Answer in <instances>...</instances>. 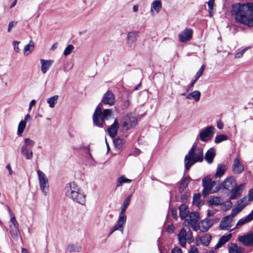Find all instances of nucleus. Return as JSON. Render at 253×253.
I'll list each match as a JSON object with an SVG mask.
<instances>
[{"instance_id": "28", "label": "nucleus", "mask_w": 253, "mask_h": 253, "mask_svg": "<svg viewBox=\"0 0 253 253\" xmlns=\"http://www.w3.org/2000/svg\"><path fill=\"white\" fill-rule=\"evenodd\" d=\"M211 239V236L209 234H205L202 236L197 242L204 246H207L209 245Z\"/></svg>"}, {"instance_id": "50", "label": "nucleus", "mask_w": 253, "mask_h": 253, "mask_svg": "<svg viewBox=\"0 0 253 253\" xmlns=\"http://www.w3.org/2000/svg\"><path fill=\"white\" fill-rule=\"evenodd\" d=\"M74 49V46L72 44L68 45L66 48L65 49L64 51V55L65 56H67L69 55L73 50Z\"/></svg>"}, {"instance_id": "42", "label": "nucleus", "mask_w": 253, "mask_h": 253, "mask_svg": "<svg viewBox=\"0 0 253 253\" xmlns=\"http://www.w3.org/2000/svg\"><path fill=\"white\" fill-rule=\"evenodd\" d=\"M151 7L158 13L162 8V3L160 0H155L152 3Z\"/></svg>"}, {"instance_id": "51", "label": "nucleus", "mask_w": 253, "mask_h": 253, "mask_svg": "<svg viewBox=\"0 0 253 253\" xmlns=\"http://www.w3.org/2000/svg\"><path fill=\"white\" fill-rule=\"evenodd\" d=\"M188 226H191L194 230L197 231L198 229H200V224L198 225L197 222H193L190 223Z\"/></svg>"}, {"instance_id": "33", "label": "nucleus", "mask_w": 253, "mask_h": 253, "mask_svg": "<svg viewBox=\"0 0 253 253\" xmlns=\"http://www.w3.org/2000/svg\"><path fill=\"white\" fill-rule=\"evenodd\" d=\"M209 203L211 205H221L223 203V200L219 197L216 196H211L210 199L209 200Z\"/></svg>"}, {"instance_id": "58", "label": "nucleus", "mask_w": 253, "mask_h": 253, "mask_svg": "<svg viewBox=\"0 0 253 253\" xmlns=\"http://www.w3.org/2000/svg\"><path fill=\"white\" fill-rule=\"evenodd\" d=\"M16 25V22H10L8 25V30H7L8 32H10L11 31V28L15 26Z\"/></svg>"}, {"instance_id": "4", "label": "nucleus", "mask_w": 253, "mask_h": 253, "mask_svg": "<svg viewBox=\"0 0 253 253\" xmlns=\"http://www.w3.org/2000/svg\"><path fill=\"white\" fill-rule=\"evenodd\" d=\"M203 160V149L194 144L184 158L185 170L188 171L193 164L196 162H201Z\"/></svg>"}, {"instance_id": "11", "label": "nucleus", "mask_w": 253, "mask_h": 253, "mask_svg": "<svg viewBox=\"0 0 253 253\" xmlns=\"http://www.w3.org/2000/svg\"><path fill=\"white\" fill-rule=\"evenodd\" d=\"M238 240L246 246H253V232H249L238 237Z\"/></svg>"}, {"instance_id": "10", "label": "nucleus", "mask_w": 253, "mask_h": 253, "mask_svg": "<svg viewBox=\"0 0 253 253\" xmlns=\"http://www.w3.org/2000/svg\"><path fill=\"white\" fill-rule=\"evenodd\" d=\"M192 35L193 30L190 28H186L179 34V40L182 42H187L192 39Z\"/></svg>"}, {"instance_id": "63", "label": "nucleus", "mask_w": 253, "mask_h": 253, "mask_svg": "<svg viewBox=\"0 0 253 253\" xmlns=\"http://www.w3.org/2000/svg\"><path fill=\"white\" fill-rule=\"evenodd\" d=\"M6 168L7 169H8V172H9V174L10 175H11L12 174V169L11 168V166H10V164H8L6 166Z\"/></svg>"}, {"instance_id": "40", "label": "nucleus", "mask_w": 253, "mask_h": 253, "mask_svg": "<svg viewBox=\"0 0 253 253\" xmlns=\"http://www.w3.org/2000/svg\"><path fill=\"white\" fill-rule=\"evenodd\" d=\"M250 202L247 197H244L237 202V205L243 210Z\"/></svg>"}, {"instance_id": "56", "label": "nucleus", "mask_w": 253, "mask_h": 253, "mask_svg": "<svg viewBox=\"0 0 253 253\" xmlns=\"http://www.w3.org/2000/svg\"><path fill=\"white\" fill-rule=\"evenodd\" d=\"M248 196H249V198L248 199L250 202L253 201V189H251L249 191Z\"/></svg>"}, {"instance_id": "64", "label": "nucleus", "mask_w": 253, "mask_h": 253, "mask_svg": "<svg viewBox=\"0 0 253 253\" xmlns=\"http://www.w3.org/2000/svg\"><path fill=\"white\" fill-rule=\"evenodd\" d=\"M214 213H215L214 211H208V216H213Z\"/></svg>"}, {"instance_id": "59", "label": "nucleus", "mask_w": 253, "mask_h": 253, "mask_svg": "<svg viewBox=\"0 0 253 253\" xmlns=\"http://www.w3.org/2000/svg\"><path fill=\"white\" fill-rule=\"evenodd\" d=\"M224 125L221 121L219 120L217 122V127L219 129H222L223 128Z\"/></svg>"}, {"instance_id": "8", "label": "nucleus", "mask_w": 253, "mask_h": 253, "mask_svg": "<svg viewBox=\"0 0 253 253\" xmlns=\"http://www.w3.org/2000/svg\"><path fill=\"white\" fill-rule=\"evenodd\" d=\"M137 124V119L133 116H126L122 121V126L126 130L132 128Z\"/></svg>"}, {"instance_id": "53", "label": "nucleus", "mask_w": 253, "mask_h": 253, "mask_svg": "<svg viewBox=\"0 0 253 253\" xmlns=\"http://www.w3.org/2000/svg\"><path fill=\"white\" fill-rule=\"evenodd\" d=\"M197 80H196L195 79L192 81L191 83L187 86V90H192L194 85L196 82H197Z\"/></svg>"}, {"instance_id": "60", "label": "nucleus", "mask_w": 253, "mask_h": 253, "mask_svg": "<svg viewBox=\"0 0 253 253\" xmlns=\"http://www.w3.org/2000/svg\"><path fill=\"white\" fill-rule=\"evenodd\" d=\"M36 101L35 100H32L31 101V102H30V104H29V111L31 110L32 106L36 104Z\"/></svg>"}, {"instance_id": "18", "label": "nucleus", "mask_w": 253, "mask_h": 253, "mask_svg": "<svg viewBox=\"0 0 253 253\" xmlns=\"http://www.w3.org/2000/svg\"><path fill=\"white\" fill-rule=\"evenodd\" d=\"M119 127V122L117 120H115L113 124L108 128L109 135L112 138L115 137L117 134Z\"/></svg>"}, {"instance_id": "31", "label": "nucleus", "mask_w": 253, "mask_h": 253, "mask_svg": "<svg viewBox=\"0 0 253 253\" xmlns=\"http://www.w3.org/2000/svg\"><path fill=\"white\" fill-rule=\"evenodd\" d=\"M20 151L27 160H30L33 157L32 151H30L29 148L21 147Z\"/></svg>"}, {"instance_id": "22", "label": "nucleus", "mask_w": 253, "mask_h": 253, "mask_svg": "<svg viewBox=\"0 0 253 253\" xmlns=\"http://www.w3.org/2000/svg\"><path fill=\"white\" fill-rule=\"evenodd\" d=\"M139 32L136 31L130 32L127 35V43L131 45L137 41V38L139 37Z\"/></svg>"}, {"instance_id": "55", "label": "nucleus", "mask_w": 253, "mask_h": 253, "mask_svg": "<svg viewBox=\"0 0 253 253\" xmlns=\"http://www.w3.org/2000/svg\"><path fill=\"white\" fill-rule=\"evenodd\" d=\"M189 253H199L198 250L195 246H191Z\"/></svg>"}, {"instance_id": "12", "label": "nucleus", "mask_w": 253, "mask_h": 253, "mask_svg": "<svg viewBox=\"0 0 253 253\" xmlns=\"http://www.w3.org/2000/svg\"><path fill=\"white\" fill-rule=\"evenodd\" d=\"M10 232L12 236L17 237L19 233L18 223L15 216H11L9 224Z\"/></svg>"}, {"instance_id": "16", "label": "nucleus", "mask_w": 253, "mask_h": 253, "mask_svg": "<svg viewBox=\"0 0 253 253\" xmlns=\"http://www.w3.org/2000/svg\"><path fill=\"white\" fill-rule=\"evenodd\" d=\"M233 225V219L229 216H226L222 218L220 223V227L221 229L228 230Z\"/></svg>"}, {"instance_id": "20", "label": "nucleus", "mask_w": 253, "mask_h": 253, "mask_svg": "<svg viewBox=\"0 0 253 253\" xmlns=\"http://www.w3.org/2000/svg\"><path fill=\"white\" fill-rule=\"evenodd\" d=\"M41 64V72L42 74H45L53 63V60H45L42 59L40 60Z\"/></svg>"}, {"instance_id": "47", "label": "nucleus", "mask_w": 253, "mask_h": 253, "mask_svg": "<svg viewBox=\"0 0 253 253\" xmlns=\"http://www.w3.org/2000/svg\"><path fill=\"white\" fill-rule=\"evenodd\" d=\"M209 13L210 16L211 17L213 15V9L214 5V0H209L208 2Z\"/></svg>"}, {"instance_id": "62", "label": "nucleus", "mask_w": 253, "mask_h": 253, "mask_svg": "<svg viewBox=\"0 0 253 253\" xmlns=\"http://www.w3.org/2000/svg\"><path fill=\"white\" fill-rule=\"evenodd\" d=\"M174 230V226L173 225H170L167 228V231L169 232H172Z\"/></svg>"}, {"instance_id": "32", "label": "nucleus", "mask_w": 253, "mask_h": 253, "mask_svg": "<svg viewBox=\"0 0 253 253\" xmlns=\"http://www.w3.org/2000/svg\"><path fill=\"white\" fill-rule=\"evenodd\" d=\"M179 215L182 219L186 218L189 212L188 207L186 205H181L179 208Z\"/></svg>"}, {"instance_id": "3", "label": "nucleus", "mask_w": 253, "mask_h": 253, "mask_svg": "<svg viewBox=\"0 0 253 253\" xmlns=\"http://www.w3.org/2000/svg\"><path fill=\"white\" fill-rule=\"evenodd\" d=\"M102 103H99L95 110L92 119L94 124L100 127H103L105 122L111 119L113 115L111 109H104L102 111Z\"/></svg>"}, {"instance_id": "36", "label": "nucleus", "mask_w": 253, "mask_h": 253, "mask_svg": "<svg viewBox=\"0 0 253 253\" xmlns=\"http://www.w3.org/2000/svg\"><path fill=\"white\" fill-rule=\"evenodd\" d=\"M34 48V43L32 41H30L29 44L26 45L24 48V53L25 55H29Z\"/></svg>"}, {"instance_id": "19", "label": "nucleus", "mask_w": 253, "mask_h": 253, "mask_svg": "<svg viewBox=\"0 0 253 253\" xmlns=\"http://www.w3.org/2000/svg\"><path fill=\"white\" fill-rule=\"evenodd\" d=\"M232 168L234 173L236 174L241 173L244 170V166L238 157L234 160Z\"/></svg>"}, {"instance_id": "52", "label": "nucleus", "mask_w": 253, "mask_h": 253, "mask_svg": "<svg viewBox=\"0 0 253 253\" xmlns=\"http://www.w3.org/2000/svg\"><path fill=\"white\" fill-rule=\"evenodd\" d=\"M247 48H244L242 49L241 51L236 53L235 55V57L236 58H241L244 52L247 50Z\"/></svg>"}, {"instance_id": "15", "label": "nucleus", "mask_w": 253, "mask_h": 253, "mask_svg": "<svg viewBox=\"0 0 253 253\" xmlns=\"http://www.w3.org/2000/svg\"><path fill=\"white\" fill-rule=\"evenodd\" d=\"M126 220V218L119 216L117 224L112 228L109 236L111 235L113 232L117 230L121 231L123 233Z\"/></svg>"}, {"instance_id": "6", "label": "nucleus", "mask_w": 253, "mask_h": 253, "mask_svg": "<svg viewBox=\"0 0 253 253\" xmlns=\"http://www.w3.org/2000/svg\"><path fill=\"white\" fill-rule=\"evenodd\" d=\"M177 237L180 245L183 247L185 246L187 242L191 243L194 240L192 232L189 229L188 230L184 228L181 229Z\"/></svg>"}, {"instance_id": "49", "label": "nucleus", "mask_w": 253, "mask_h": 253, "mask_svg": "<svg viewBox=\"0 0 253 253\" xmlns=\"http://www.w3.org/2000/svg\"><path fill=\"white\" fill-rule=\"evenodd\" d=\"M242 210V208H239L237 205L236 207L232 209V213L229 216L231 217V218L232 219L237 213L240 212Z\"/></svg>"}, {"instance_id": "39", "label": "nucleus", "mask_w": 253, "mask_h": 253, "mask_svg": "<svg viewBox=\"0 0 253 253\" xmlns=\"http://www.w3.org/2000/svg\"><path fill=\"white\" fill-rule=\"evenodd\" d=\"M58 97V95H55L47 99V103L49 104L50 108H53L54 107L56 103H57Z\"/></svg>"}, {"instance_id": "27", "label": "nucleus", "mask_w": 253, "mask_h": 253, "mask_svg": "<svg viewBox=\"0 0 253 253\" xmlns=\"http://www.w3.org/2000/svg\"><path fill=\"white\" fill-rule=\"evenodd\" d=\"M131 198V196L129 195L124 201L123 207L121 211L119 216L126 218V216L125 214V213L126 211V209L130 203Z\"/></svg>"}, {"instance_id": "45", "label": "nucleus", "mask_w": 253, "mask_h": 253, "mask_svg": "<svg viewBox=\"0 0 253 253\" xmlns=\"http://www.w3.org/2000/svg\"><path fill=\"white\" fill-rule=\"evenodd\" d=\"M227 140V136L224 134H220L217 135L214 139V143L218 144L222 141Z\"/></svg>"}, {"instance_id": "24", "label": "nucleus", "mask_w": 253, "mask_h": 253, "mask_svg": "<svg viewBox=\"0 0 253 253\" xmlns=\"http://www.w3.org/2000/svg\"><path fill=\"white\" fill-rule=\"evenodd\" d=\"M199 219V213L197 212H191L189 215V218L185 220V225L186 226L193 222H198Z\"/></svg>"}, {"instance_id": "30", "label": "nucleus", "mask_w": 253, "mask_h": 253, "mask_svg": "<svg viewBox=\"0 0 253 253\" xmlns=\"http://www.w3.org/2000/svg\"><path fill=\"white\" fill-rule=\"evenodd\" d=\"M191 178L189 177H185L180 182L178 190L180 193L184 192V190L187 187L189 182Z\"/></svg>"}, {"instance_id": "37", "label": "nucleus", "mask_w": 253, "mask_h": 253, "mask_svg": "<svg viewBox=\"0 0 253 253\" xmlns=\"http://www.w3.org/2000/svg\"><path fill=\"white\" fill-rule=\"evenodd\" d=\"M26 126V123L25 121H21L18 124L17 134L20 136L24 131Z\"/></svg>"}, {"instance_id": "35", "label": "nucleus", "mask_w": 253, "mask_h": 253, "mask_svg": "<svg viewBox=\"0 0 253 253\" xmlns=\"http://www.w3.org/2000/svg\"><path fill=\"white\" fill-rule=\"evenodd\" d=\"M226 170L225 166L221 164H218L215 173L216 177L220 178L224 173Z\"/></svg>"}, {"instance_id": "1", "label": "nucleus", "mask_w": 253, "mask_h": 253, "mask_svg": "<svg viewBox=\"0 0 253 253\" xmlns=\"http://www.w3.org/2000/svg\"><path fill=\"white\" fill-rule=\"evenodd\" d=\"M232 13L237 22L253 27V2L233 5Z\"/></svg>"}, {"instance_id": "46", "label": "nucleus", "mask_w": 253, "mask_h": 253, "mask_svg": "<svg viewBox=\"0 0 253 253\" xmlns=\"http://www.w3.org/2000/svg\"><path fill=\"white\" fill-rule=\"evenodd\" d=\"M192 99L196 102H198L200 100L201 95V92L199 90H194L191 92Z\"/></svg>"}, {"instance_id": "48", "label": "nucleus", "mask_w": 253, "mask_h": 253, "mask_svg": "<svg viewBox=\"0 0 253 253\" xmlns=\"http://www.w3.org/2000/svg\"><path fill=\"white\" fill-rule=\"evenodd\" d=\"M222 205V208L223 210L227 211L229 210L232 206V203L230 200H227L224 203L223 202Z\"/></svg>"}, {"instance_id": "14", "label": "nucleus", "mask_w": 253, "mask_h": 253, "mask_svg": "<svg viewBox=\"0 0 253 253\" xmlns=\"http://www.w3.org/2000/svg\"><path fill=\"white\" fill-rule=\"evenodd\" d=\"M115 101V99L114 94L111 91L108 90L104 94L101 102L104 104L111 106L114 104Z\"/></svg>"}, {"instance_id": "44", "label": "nucleus", "mask_w": 253, "mask_h": 253, "mask_svg": "<svg viewBox=\"0 0 253 253\" xmlns=\"http://www.w3.org/2000/svg\"><path fill=\"white\" fill-rule=\"evenodd\" d=\"M24 141V144L22 146V147L28 148L34 146L35 144V142L29 138H25Z\"/></svg>"}, {"instance_id": "34", "label": "nucleus", "mask_w": 253, "mask_h": 253, "mask_svg": "<svg viewBox=\"0 0 253 253\" xmlns=\"http://www.w3.org/2000/svg\"><path fill=\"white\" fill-rule=\"evenodd\" d=\"M82 250V246L77 244H70L67 246V250L70 253L79 252Z\"/></svg>"}, {"instance_id": "61", "label": "nucleus", "mask_w": 253, "mask_h": 253, "mask_svg": "<svg viewBox=\"0 0 253 253\" xmlns=\"http://www.w3.org/2000/svg\"><path fill=\"white\" fill-rule=\"evenodd\" d=\"M203 73L201 71H198L195 77V79L198 80V79L202 75Z\"/></svg>"}, {"instance_id": "25", "label": "nucleus", "mask_w": 253, "mask_h": 253, "mask_svg": "<svg viewBox=\"0 0 253 253\" xmlns=\"http://www.w3.org/2000/svg\"><path fill=\"white\" fill-rule=\"evenodd\" d=\"M232 237V234H229L227 235L222 236L219 240L218 243L215 245L214 249H217L220 248L223 245L228 242Z\"/></svg>"}, {"instance_id": "17", "label": "nucleus", "mask_w": 253, "mask_h": 253, "mask_svg": "<svg viewBox=\"0 0 253 253\" xmlns=\"http://www.w3.org/2000/svg\"><path fill=\"white\" fill-rule=\"evenodd\" d=\"M237 186L236 182L233 177L226 178L222 184V187L229 191Z\"/></svg>"}, {"instance_id": "54", "label": "nucleus", "mask_w": 253, "mask_h": 253, "mask_svg": "<svg viewBox=\"0 0 253 253\" xmlns=\"http://www.w3.org/2000/svg\"><path fill=\"white\" fill-rule=\"evenodd\" d=\"M19 43V42H17V41H13V42L14 49L16 52H19V48L18 47Z\"/></svg>"}, {"instance_id": "26", "label": "nucleus", "mask_w": 253, "mask_h": 253, "mask_svg": "<svg viewBox=\"0 0 253 253\" xmlns=\"http://www.w3.org/2000/svg\"><path fill=\"white\" fill-rule=\"evenodd\" d=\"M215 155V150L213 148H210L205 154V159L209 164L212 163L213 159Z\"/></svg>"}, {"instance_id": "9", "label": "nucleus", "mask_w": 253, "mask_h": 253, "mask_svg": "<svg viewBox=\"0 0 253 253\" xmlns=\"http://www.w3.org/2000/svg\"><path fill=\"white\" fill-rule=\"evenodd\" d=\"M215 128L212 126H209L202 129L199 134L200 138L202 141L206 142L213 135Z\"/></svg>"}, {"instance_id": "38", "label": "nucleus", "mask_w": 253, "mask_h": 253, "mask_svg": "<svg viewBox=\"0 0 253 253\" xmlns=\"http://www.w3.org/2000/svg\"><path fill=\"white\" fill-rule=\"evenodd\" d=\"M125 143L126 140L120 138H116L114 140V145L117 148L119 149H122L123 146L125 145Z\"/></svg>"}, {"instance_id": "21", "label": "nucleus", "mask_w": 253, "mask_h": 253, "mask_svg": "<svg viewBox=\"0 0 253 253\" xmlns=\"http://www.w3.org/2000/svg\"><path fill=\"white\" fill-rule=\"evenodd\" d=\"M212 225V221L209 219H205L200 222V230L202 232H206Z\"/></svg>"}, {"instance_id": "41", "label": "nucleus", "mask_w": 253, "mask_h": 253, "mask_svg": "<svg viewBox=\"0 0 253 253\" xmlns=\"http://www.w3.org/2000/svg\"><path fill=\"white\" fill-rule=\"evenodd\" d=\"M193 203L194 205L198 207L199 208L202 205L201 201V195L200 194H194L193 198Z\"/></svg>"}, {"instance_id": "2", "label": "nucleus", "mask_w": 253, "mask_h": 253, "mask_svg": "<svg viewBox=\"0 0 253 253\" xmlns=\"http://www.w3.org/2000/svg\"><path fill=\"white\" fill-rule=\"evenodd\" d=\"M65 195L74 202L81 205L85 203V196L82 192L81 188L74 182H70L66 184L65 187Z\"/></svg>"}, {"instance_id": "13", "label": "nucleus", "mask_w": 253, "mask_h": 253, "mask_svg": "<svg viewBox=\"0 0 253 253\" xmlns=\"http://www.w3.org/2000/svg\"><path fill=\"white\" fill-rule=\"evenodd\" d=\"M245 186L244 184H241L239 185H237L230 191L231 195L230 196V199L234 200L237 199L241 196V193Z\"/></svg>"}, {"instance_id": "5", "label": "nucleus", "mask_w": 253, "mask_h": 253, "mask_svg": "<svg viewBox=\"0 0 253 253\" xmlns=\"http://www.w3.org/2000/svg\"><path fill=\"white\" fill-rule=\"evenodd\" d=\"M203 185L204 186L203 194L205 197L211 193L216 192L220 188L219 185L217 184L215 181H211L209 177H206L203 179Z\"/></svg>"}, {"instance_id": "57", "label": "nucleus", "mask_w": 253, "mask_h": 253, "mask_svg": "<svg viewBox=\"0 0 253 253\" xmlns=\"http://www.w3.org/2000/svg\"><path fill=\"white\" fill-rule=\"evenodd\" d=\"M171 253H182V252L180 248L177 247L172 250Z\"/></svg>"}, {"instance_id": "29", "label": "nucleus", "mask_w": 253, "mask_h": 253, "mask_svg": "<svg viewBox=\"0 0 253 253\" xmlns=\"http://www.w3.org/2000/svg\"><path fill=\"white\" fill-rule=\"evenodd\" d=\"M228 250L229 253H243L244 249L235 243H231Z\"/></svg>"}, {"instance_id": "43", "label": "nucleus", "mask_w": 253, "mask_h": 253, "mask_svg": "<svg viewBox=\"0 0 253 253\" xmlns=\"http://www.w3.org/2000/svg\"><path fill=\"white\" fill-rule=\"evenodd\" d=\"M131 180L125 177L124 176H122L119 177L117 182L116 186L117 187H120L123 183H130Z\"/></svg>"}, {"instance_id": "7", "label": "nucleus", "mask_w": 253, "mask_h": 253, "mask_svg": "<svg viewBox=\"0 0 253 253\" xmlns=\"http://www.w3.org/2000/svg\"><path fill=\"white\" fill-rule=\"evenodd\" d=\"M39 177L40 188L44 194L46 196L49 190L48 180L45 174L40 170L37 171Z\"/></svg>"}, {"instance_id": "23", "label": "nucleus", "mask_w": 253, "mask_h": 253, "mask_svg": "<svg viewBox=\"0 0 253 253\" xmlns=\"http://www.w3.org/2000/svg\"><path fill=\"white\" fill-rule=\"evenodd\" d=\"M253 219V210L251 211V212L248 215L247 217L244 218L240 219L236 225V228H239L241 227L244 224L249 222L252 220Z\"/></svg>"}]
</instances>
